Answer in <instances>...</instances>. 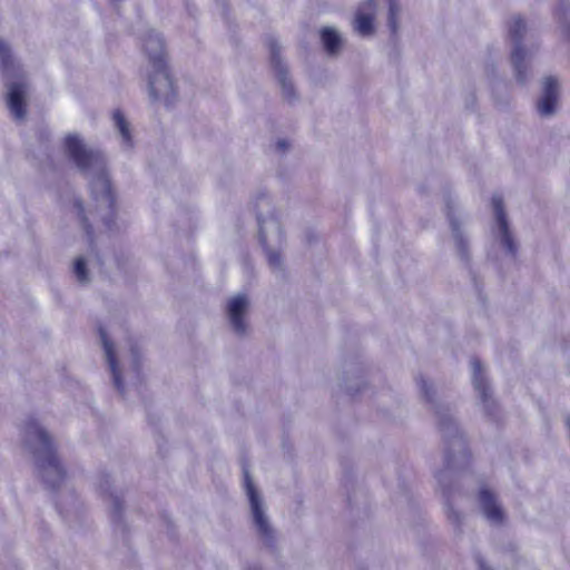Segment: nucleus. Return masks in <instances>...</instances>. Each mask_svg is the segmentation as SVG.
<instances>
[{"mask_svg":"<svg viewBox=\"0 0 570 570\" xmlns=\"http://www.w3.org/2000/svg\"><path fill=\"white\" fill-rule=\"evenodd\" d=\"M65 148L82 171L94 175L91 188L96 197H100L106 206H111L110 183L105 174V161L100 153L88 149L76 134L66 136Z\"/></svg>","mask_w":570,"mask_h":570,"instance_id":"f257e3e1","label":"nucleus"},{"mask_svg":"<svg viewBox=\"0 0 570 570\" xmlns=\"http://www.w3.org/2000/svg\"><path fill=\"white\" fill-rule=\"evenodd\" d=\"M24 442L39 456V466L43 480L52 488L58 487L63 479V471L58 459L52 453L50 438L35 421L24 428Z\"/></svg>","mask_w":570,"mask_h":570,"instance_id":"f03ea898","label":"nucleus"},{"mask_svg":"<svg viewBox=\"0 0 570 570\" xmlns=\"http://www.w3.org/2000/svg\"><path fill=\"white\" fill-rule=\"evenodd\" d=\"M257 220L259 226V238L266 246L268 262L271 266L278 267L281 265V256L273 246L278 245L282 240L279 222L273 215L266 218L258 215Z\"/></svg>","mask_w":570,"mask_h":570,"instance_id":"7ed1b4c3","label":"nucleus"},{"mask_svg":"<svg viewBox=\"0 0 570 570\" xmlns=\"http://www.w3.org/2000/svg\"><path fill=\"white\" fill-rule=\"evenodd\" d=\"M147 76L150 97L166 105L171 104L175 98V88L166 65L159 68H148Z\"/></svg>","mask_w":570,"mask_h":570,"instance_id":"20e7f679","label":"nucleus"},{"mask_svg":"<svg viewBox=\"0 0 570 570\" xmlns=\"http://www.w3.org/2000/svg\"><path fill=\"white\" fill-rule=\"evenodd\" d=\"M245 487L255 527L259 534L267 539L272 535V528L269 525L268 518L265 514L263 501L254 488L253 481L247 472H245Z\"/></svg>","mask_w":570,"mask_h":570,"instance_id":"39448f33","label":"nucleus"},{"mask_svg":"<svg viewBox=\"0 0 570 570\" xmlns=\"http://www.w3.org/2000/svg\"><path fill=\"white\" fill-rule=\"evenodd\" d=\"M249 309V301L245 295L238 294L230 297L226 304V313L233 331L245 334L247 330L246 315Z\"/></svg>","mask_w":570,"mask_h":570,"instance_id":"423d86ee","label":"nucleus"},{"mask_svg":"<svg viewBox=\"0 0 570 570\" xmlns=\"http://www.w3.org/2000/svg\"><path fill=\"white\" fill-rule=\"evenodd\" d=\"M525 31V24L523 20L519 17H514L510 23H509V36L511 40L514 43L512 53H511V60L513 63V67L515 69L517 78L519 81L523 82L525 77L523 75V60L525 58V53L523 49L520 47L519 41L522 38L523 33Z\"/></svg>","mask_w":570,"mask_h":570,"instance_id":"0eeeda50","label":"nucleus"},{"mask_svg":"<svg viewBox=\"0 0 570 570\" xmlns=\"http://www.w3.org/2000/svg\"><path fill=\"white\" fill-rule=\"evenodd\" d=\"M142 50L148 58L147 68H159L165 62V45L163 37L155 30H149L142 38Z\"/></svg>","mask_w":570,"mask_h":570,"instance_id":"6e6552de","label":"nucleus"},{"mask_svg":"<svg viewBox=\"0 0 570 570\" xmlns=\"http://www.w3.org/2000/svg\"><path fill=\"white\" fill-rule=\"evenodd\" d=\"M375 8V0H366L360 6L354 19V29L361 36H372L374 33Z\"/></svg>","mask_w":570,"mask_h":570,"instance_id":"1a4fd4ad","label":"nucleus"},{"mask_svg":"<svg viewBox=\"0 0 570 570\" xmlns=\"http://www.w3.org/2000/svg\"><path fill=\"white\" fill-rule=\"evenodd\" d=\"M479 503L487 520L493 524H500L504 520V512L492 492L482 489L479 493Z\"/></svg>","mask_w":570,"mask_h":570,"instance_id":"9d476101","label":"nucleus"},{"mask_svg":"<svg viewBox=\"0 0 570 570\" xmlns=\"http://www.w3.org/2000/svg\"><path fill=\"white\" fill-rule=\"evenodd\" d=\"M558 85L556 79L548 77L543 81L542 96L538 101V111L541 116H551L558 105Z\"/></svg>","mask_w":570,"mask_h":570,"instance_id":"9b49d317","label":"nucleus"},{"mask_svg":"<svg viewBox=\"0 0 570 570\" xmlns=\"http://www.w3.org/2000/svg\"><path fill=\"white\" fill-rule=\"evenodd\" d=\"M27 87L22 82H11L8 85V106L17 119H22L26 115Z\"/></svg>","mask_w":570,"mask_h":570,"instance_id":"f8f14e48","label":"nucleus"},{"mask_svg":"<svg viewBox=\"0 0 570 570\" xmlns=\"http://www.w3.org/2000/svg\"><path fill=\"white\" fill-rule=\"evenodd\" d=\"M492 207L498 222L501 242L510 253H514V244L508 229V222L503 212V200L499 195L492 197Z\"/></svg>","mask_w":570,"mask_h":570,"instance_id":"ddd939ff","label":"nucleus"},{"mask_svg":"<svg viewBox=\"0 0 570 570\" xmlns=\"http://www.w3.org/2000/svg\"><path fill=\"white\" fill-rule=\"evenodd\" d=\"M100 338L105 350V357L109 365L110 373L112 375L115 387L122 393V384L120 380V372L116 362L112 343L108 340L105 331L100 330Z\"/></svg>","mask_w":570,"mask_h":570,"instance_id":"4468645a","label":"nucleus"},{"mask_svg":"<svg viewBox=\"0 0 570 570\" xmlns=\"http://www.w3.org/2000/svg\"><path fill=\"white\" fill-rule=\"evenodd\" d=\"M471 366H472V371H473L474 387L480 393V396H481L484 405L488 406V403H489L488 386H487L485 379L483 376L482 365L478 360H472Z\"/></svg>","mask_w":570,"mask_h":570,"instance_id":"2eb2a0df","label":"nucleus"},{"mask_svg":"<svg viewBox=\"0 0 570 570\" xmlns=\"http://www.w3.org/2000/svg\"><path fill=\"white\" fill-rule=\"evenodd\" d=\"M323 45L328 53H336L342 48V37L334 28L326 27L321 31Z\"/></svg>","mask_w":570,"mask_h":570,"instance_id":"dca6fc26","label":"nucleus"},{"mask_svg":"<svg viewBox=\"0 0 570 570\" xmlns=\"http://www.w3.org/2000/svg\"><path fill=\"white\" fill-rule=\"evenodd\" d=\"M116 128L122 137L126 146H131V135L129 124L120 111H115L112 116Z\"/></svg>","mask_w":570,"mask_h":570,"instance_id":"f3484780","label":"nucleus"},{"mask_svg":"<svg viewBox=\"0 0 570 570\" xmlns=\"http://www.w3.org/2000/svg\"><path fill=\"white\" fill-rule=\"evenodd\" d=\"M88 259L83 256H79L73 262V274L77 281L81 284H86L89 282L88 271H87Z\"/></svg>","mask_w":570,"mask_h":570,"instance_id":"a211bd4d","label":"nucleus"},{"mask_svg":"<svg viewBox=\"0 0 570 570\" xmlns=\"http://www.w3.org/2000/svg\"><path fill=\"white\" fill-rule=\"evenodd\" d=\"M0 60L3 71L8 72L13 66V60L10 55V48L3 40H0Z\"/></svg>","mask_w":570,"mask_h":570,"instance_id":"6ab92c4d","label":"nucleus"},{"mask_svg":"<svg viewBox=\"0 0 570 570\" xmlns=\"http://www.w3.org/2000/svg\"><path fill=\"white\" fill-rule=\"evenodd\" d=\"M277 77L283 87L284 95L287 97H291L294 92V89H293L292 82L286 79L285 72L281 67H279Z\"/></svg>","mask_w":570,"mask_h":570,"instance_id":"aec40b11","label":"nucleus"},{"mask_svg":"<svg viewBox=\"0 0 570 570\" xmlns=\"http://www.w3.org/2000/svg\"><path fill=\"white\" fill-rule=\"evenodd\" d=\"M400 11L396 2L394 0H390V13H389V26L393 32L396 31V16Z\"/></svg>","mask_w":570,"mask_h":570,"instance_id":"412c9836","label":"nucleus"},{"mask_svg":"<svg viewBox=\"0 0 570 570\" xmlns=\"http://www.w3.org/2000/svg\"><path fill=\"white\" fill-rule=\"evenodd\" d=\"M454 446L458 448L459 451H463L464 450V442L462 441V439L455 440Z\"/></svg>","mask_w":570,"mask_h":570,"instance_id":"4be33fe9","label":"nucleus"},{"mask_svg":"<svg viewBox=\"0 0 570 570\" xmlns=\"http://www.w3.org/2000/svg\"><path fill=\"white\" fill-rule=\"evenodd\" d=\"M421 390L428 395V391H429V385H428V382L424 381V380H421Z\"/></svg>","mask_w":570,"mask_h":570,"instance_id":"5701e85b","label":"nucleus"},{"mask_svg":"<svg viewBox=\"0 0 570 570\" xmlns=\"http://www.w3.org/2000/svg\"><path fill=\"white\" fill-rule=\"evenodd\" d=\"M449 517L451 519H453L454 521H459V514L456 512H454V511H451Z\"/></svg>","mask_w":570,"mask_h":570,"instance_id":"b1692460","label":"nucleus"},{"mask_svg":"<svg viewBox=\"0 0 570 570\" xmlns=\"http://www.w3.org/2000/svg\"><path fill=\"white\" fill-rule=\"evenodd\" d=\"M277 147H278L279 149L284 150V149L286 148V144H285V141H278Z\"/></svg>","mask_w":570,"mask_h":570,"instance_id":"393cba45","label":"nucleus"},{"mask_svg":"<svg viewBox=\"0 0 570 570\" xmlns=\"http://www.w3.org/2000/svg\"><path fill=\"white\" fill-rule=\"evenodd\" d=\"M76 207H77V209H78V214L80 215V214L82 213V206H81V204L77 203V204H76Z\"/></svg>","mask_w":570,"mask_h":570,"instance_id":"a878e982","label":"nucleus"},{"mask_svg":"<svg viewBox=\"0 0 570 570\" xmlns=\"http://www.w3.org/2000/svg\"><path fill=\"white\" fill-rule=\"evenodd\" d=\"M249 570H261V569H258V568H252V569H249Z\"/></svg>","mask_w":570,"mask_h":570,"instance_id":"bb28decb","label":"nucleus"},{"mask_svg":"<svg viewBox=\"0 0 570 570\" xmlns=\"http://www.w3.org/2000/svg\"><path fill=\"white\" fill-rule=\"evenodd\" d=\"M482 570H487V569L482 567Z\"/></svg>","mask_w":570,"mask_h":570,"instance_id":"cd10ccee","label":"nucleus"}]
</instances>
